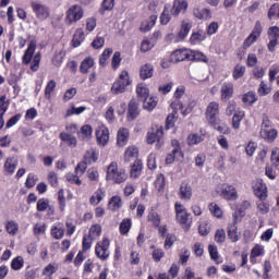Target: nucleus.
I'll return each mask as SVG.
<instances>
[{
  "label": "nucleus",
  "instance_id": "41",
  "mask_svg": "<svg viewBox=\"0 0 279 279\" xmlns=\"http://www.w3.org/2000/svg\"><path fill=\"white\" fill-rule=\"evenodd\" d=\"M5 230L8 234H11L12 236H14L19 232V223L14 220L8 221L5 223Z\"/></svg>",
  "mask_w": 279,
  "mask_h": 279
},
{
  "label": "nucleus",
  "instance_id": "3",
  "mask_svg": "<svg viewBox=\"0 0 279 279\" xmlns=\"http://www.w3.org/2000/svg\"><path fill=\"white\" fill-rule=\"evenodd\" d=\"M132 84L130 81V74L128 71H122L119 75L118 81H116L111 86V93L113 95H121L125 92V88Z\"/></svg>",
  "mask_w": 279,
  "mask_h": 279
},
{
  "label": "nucleus",
  "instance_id": "11",
  "mask_svg": "<svg viewBox=\"0 0 279 279\" xmlns=\"http://www.w3.org/2000/svg\"><path fill=\"white\" fill-rule=\"evenodd\" d=\"M253 192L254 195L259 198V202H265V199H267V185L262 179L256 180L253 185Z\"/></svg>",
  "mask_w": 279,
  "mask_h": 279
},
{
  "label": "nucleus",
  "instance_id": "36",
  "mask_svg": "<svg viewBox=\"0 0 279 279\" xmlns=\"http://www.w3.org/2000/svg\"><path fill=\"white\" fill-rule=\"evenodd\" d=\"M228 238L232 241V243H236V241H239L236 225L231 223L228 226Z\"/></svg>",
  "mask_w": 279,
  "mask_h": 279
},
{
  "label": "nucleus",
  "instance_id": "37",
  "mask_svg": "<svg viewBox=\"0 0 279 279\" xmlns=\"http://www.w3.org/2000/svg\"><path fill=\"white\" fill-rule=\"evenodd\" d=\"M84 43V31L82 28L76 29L73 39L72 45L73 47H80Z\"/></svg>",
  "mask_w": 279,
  "mask_h": 279
},
{
  "label": "nucleus",
  "instance_id": "38",
  "mask_svg": "<svg viewBox=\"0 0 279 279\" xmlns=\"http://www.w3.org/2000/svg\"><path fill=\"white\" fill-rule=\"evenodd\" d=\"M144 109L148 110V112H150V110H154V108H156V106H158V98L156 97H147L144 99Z\"/></svg>",
  "mask_w": 279,
  "mask_h": 279
},
{
  "label": "nucleus",
  "instance_id": "64",
  "mask_svg": "<svg viewBox=\"0 0 279 279\" xmlns=\"http://www.w3.org/2000/svg\"><path fill=\"white\" fill-rule=\"evenodd\" d=\"M243 75H245V66L235 65V68L233 70L234 80H240V77H243Z\"/></svg>",
  "mask_w": 279,
  "mask_h": 279
},
{
  "label": "nucleus",
  "instance_id": "29",
  "mask_svg": "<svg viewBox=\"0 0 279 279\" xmlns=\"http://www.w3.org/2000/svg\"><path fill=\"white\" fill-rule=\"evenodd\" d=\"M95 66V59L87 57L85 58L80 65V71L81 73H88V71H90V69H93Z\"/></svg>",
  "mask_w": 279,
  "mask_h": 279
},
{
  "label": "nucleus",
  "instance_id": "51",
  "mask_svg": "<svg viewBox=\"0 0 279 279\" xmlns=\"http://www.w3.org/2000/svg\"><path fill=\"white\" fill-rule=\"evenodd\" d=\"M148 221H150V223H153L155 228H160V215H158V213H156L155 210H151L148 214Z\"/></svg>",
  "mask_w": 279,
  "mask_h": 279
},
{
  "label": "nucleus",
  "instance_id": "63",
  "mask_svg": "<svg viewBox=\"0 0 279 279\" xmlns=\"http://www.w3.org/2000/svg\"><path fill=\"white\" fill-rule=\"evenodd\" d=\"M275 169L279 170V148H274L270 158Z\"/></svg>",
  "mask_w": 279,
  "mask_h": 279
},
{
  "label": "nucleus",
  "instance_id": "13",
  "mask_svg": "<svg viewBox=\"0 0 279 279\" xmlns=\"http://www.w3.org/2000/svg\"><path fill=\"white\" fill-rule=\"evenodd\" d=\"M232 97H234V85L230 82L223 83L220 89L221 101H229Z\"/></svg>",
  "mask_w": 279,
  "mask_h": 279
},
{
  "label": "nucleus",
  "instance_id": "62",
  "mask_svg": "<svg viewBox=\"0 0 279 279\" xmlns=\"http://www.w3.org/2000/svg\"><path fill=\"white\" fill-rule=\"evenodd\" d=\"M86 110V107H75L68 109L65 117H73V114H82Z\"/></svg>",
  "mask_w": 279,
  "mask_h": 279
},
{
  "label": "nucleus",
  "instance_id": "8",
  "mask_svg": "<svg viewBox=\"0 0 279 279\" xmlns=\"http://www.w3.org/2000/svg\"><path fill=\"white\" fill-rule=\"evenodd\" d=\"M205 117L209 124H215L216 121H219L217 119L219 117V102H209L205 110Z\"/></svg>",
  "mask_w": 279,
  "mask_h": 279
},
{
  "label": "nucleus",
  "instance_id": "56",
  "mask_svg": "<svg viewBox=\"0 0 279 279\" xmlns=\"http://www.w3.org/2000/svg\"><path fill=\"white\" fill-rule=\"evenodd\" d=\"M64 56L65 53L63 50L57 51L52 58V64H54V66H60L62 64V60H64Z\"/></svg>",
  "mask_w": 279,
  "mask_h": 279
},
{
  "label": "nucleus",
  "instance_id": "39",
  "mask_svg": "<svg viewBox=\"0 0 279 279\" xmlns=\"http://www.w3.org/2000/svg\"><path fill=\"white\" fill-rule=\"evenodd\" d=\"M101 236V226L100 225H94L89 229V239L92 241H97L98 238Z\"/></svg>",
  "mask_w": 279,
  "mask_h": 279
},
{
  "label": "nucleus",
  "instance_id": "32",
  "mask_svg": "<svg viewBox=\"0 0 279 279\" xmlns=\"http://www.w3.org/2000/svg\"><path fill=\"white\" fill-rule=\"evenodd\" d=\"M98 158H99V154H97L96 150L93 148L87 149L84 155V160L88 165H93V163L97 162Z\"/></svg>",
  "mask_w": 279,
  "mask_h": 279
},
{
  "label": "nucleus",
  "instance_id": "20",
  "mask_svg": "<svg viewBox=\"0 0 279 279\" xmlns=\"http://www.w3.org/2000/svg\"><path fill=\"white\" fill-rule=\"evenodd\" d=\"M193 15L199 21H210V19H213L210 9H199V7L194 8Z\"/></svg>",
  "mask_w": 279,
  "mask_h": 279
},
{
  "label": "nucleus",
  "instance_id": "9",
  "mask_svg": "<svg viewBox=\"0 0 279 279\" xmlns=\"http://www.w3.org/2000/svg\"><path fill=\"white\" fill-rule=\"evenodd\" d=\"M187 10L189 1L186 0H174L172 7L170 8V12L174 17L180 16V14H186Z\"/></svg>",
  "mask_w": 279,
  "mask_h": 279
},
{
  "label": "nucleus",
  "instance_id": "57",
  "mask_svg": "<svg viewBox=\"0 0 279 279\" xmlns=\"http://www.w3.org/2000/svg\"><path fill=\"white\" fill-rule=\"evenodd\" d=\"M87 178L90 182H99V170L97 168H89L87 170Z\"/></svg>",
  "mask_w": 279,
  "mask_h": 279
},
{
  "label": "nucleus",
  "instance_id": "31",
  "mask_svg": "<svg viewBox=\"0 0 279 279\" xmlns=\"http://www.w3.org/2000/svg\"><path fill=\"white\" fill-rule=\"evenodd\" d=\"M190 60L194 62H205L208 63V57L204 54L203 52H199L197 50H190Z\"/></svg>",
  "mask_w": 279,
  "mask_h": 279
},
{
  "label": "nucleus",
  "instance_id": "25",
  "mask_svg": "<svg viewBox=\"0 0 279 279\" xmlns=\"http://www.w3.org/2000/svg\"><path fill=\"white\" fill-rule=\"evenodd\" d=\"M105 197H106V192L104 191V189H98L94 193V195L90 196L89 204H92V206H99V204H101Z\"/></svg>",
  "mask_w": 279,
  "mask_h": 279
},
{
  "label": "nucleus",
  "instance_id": "55",
  "mask_svg": "<svg viewBox=\"0 0 279 279\" xmlns=\"http://www.w3.org/2000/svg\"><path fill=\"white\" fill-rule=\"evenodd\" d=\"M88 162H86V160L81 161L74 170V173H76V175H84V173H86V169H88Z\"/></svg>",
  "mask_w": 279,
  "mask_h": 279
},
{
  "label": "nucleus",
  "instance_id": "14",
  "mask_svg": "<svg viewBox=\"0 0 279 279\" xmlns=\"http://www.w3.org/2000/svg\"><path fill=\"white\" fill-rule=\"evenodd\" d=\"M19 167V157L13 156V157H8L4 161V173L7 175H12L14 171H16V168Z\"/></svg>",
  "mask_w": 279,
  "mask_h": 279
},
{
  "label": "nucleus",
  "instance_id": "50",
  "mask_svg": "<svg viewBox=\"0 0 279 279\" xmlns=\"http://www.w3.org/2000/svg\"><path fill=\"white\" fill-rule=\"evenodd\" d=\"M136 93L140 99H147L149 97V88L144 84H140L136 88Z\"/></svg>",
  "mask_w": 279,
  "mask_h": 279
},
{
  "label": "nucleus",
  "instance_id": "35",
  "mask_svg": "<svg viewBox=\"0 0 279 279\" xmlns=\"http://www.w3.org/2000/svg\"><path fill=\"white\" fill-rule=\"evenodd\" d=\"M156 47V40L154 39H143L141 44V51L142 53H147V51H151Z\"/></svg>",
  "mask_w": 279,
  "mask_h": 279
},
{
  "label": "nucleus",
  "instance_id": "5",
  "mask_svg": "<svg viewBox=\"0 0 279 279\" xmlns=\"http://www.w3.org/2000/svg\"><path fill=\"white\" fill-rule=\"evenodd\" d=\"M95 254L100 260H108L110 257V240L108 238H104L102 241L97 242Z\"/></svg>",
  "mask_w": 279,
  "mask_h": 279
},
{
  "label": "nucleus",
  "instance_id": "10",
  "mask_svg": "<svg viewBox=\"0 0 279 279\" xmlns=\"http://www.w3.org/2000/svg\"><path fill=\"white\" fill-rule=\"evenodd\" d=\"M220 197H222V199H227L228 202H234L239 199L236 187L233 185L223 184L221 187Z\"/></svg>",
  "mask_w": 279,
  "mask_h": 279
},
{
  "label": "nucleus",
  "instance_id": "28",
  "mask_svg": "<svg viewBox=\"0 0 279 279\" xmlns=\"http://www.w3.org/2000/svg\"><path fill=\"white\" fill-rule=\"evenodd\" d=\"M78 138L81 141H90L93 138V126L88 124L83 125L78 132Z\"/></svg>",
  "mask_w": 279,
  "mask_h": 279
},
{
  "label": "nucleus",
  "instance_id": "23",
  "mask_svg": "<svg viewBox=\"0 0 279 279\" xmlns=\"http://www.w3.org/2000/svg\"><path fill=\"white\" fill-rule=\"evenodd\" d=\"M171 5L165 4L163 10L159 16L160 25H169V22L171 21Z\"/></svg>",
  "mask_w": 279,
  "mask_h": 279
},
{
  "label": "nucleus",
  "instance_id": "2",
  "mask_svg": "<svg viewBox=\"0 0 279 279\" xmlns=\"http://www.w3.org/2000/svg\"><path fill=\"white\" fill-rule=\"evenodd\" d=\"M174 208L177 221L182 226V228H184V230H189L191 228V223H193L191 214H189L186 207H184L182 203H175Z\"/></svg>",
  "mask_w": 279,
  "mask_h": 279
},
{
  "label": "nucleus",
  "instance_id": "33",
  "mask_svg": "<svg viewBox=\"0 0 279 279\" xmlns=\"http://www.w3.org/2000/svg\"><path fill=\"white\" fill-rule=\"evenodd\" d=\"M142 171H143V161L141 160L134 161V163L131 166V178L136 180V178L141 175Z\"/></svg>",
  "mask_w": 279,
  "mask_h": 279
},
{
  "label": "nucleus",
  "instance_id": "46",
  "mask_svg": "<svg viewBox=\"0 0 279 279\" xmlns=\"http://www.w3.org/2000/svg\"><path fill=\"white\" fill-rule=\"evenodd\" d=\"M109 206L111 207V210L116 211L119 210L123 206V199H121V196H113L109 201Z\"/></svg>",
  "mask_w": 279,
  "mask_h": 279
},
{
  "label": "nucleus",
  "instance_id": "15",
  "mask_svg": "<svg viewBox=\"0 0 279 279\" xmlns=\"http://www.w3.org/2000/svg\"><path fill=\"white\" fill-rule=\"evenodd\" d=\"M190 51L189 49H179V50H174L171 54H170V62H184V60H190Z\"/></svg>",
  "mask_w": 279,
  "mask_h": 279
},
{
  "label": "nucleus",
  "instance_id": "12",
  "mask_svg": "<svg viewBox=\"0 0 279 279\" xmlns=\"http://www.w3.org/2000/svg\"><path fill=\"white\" fill-rule=\"evenodd\" d=\"M96 138L98 145L101 147H105V145H108V142L110 141V131L105 125H100L96 129Z\"/></svg>",
  "mask_w": 279,
  "mask_h": 279
},
{
  "label": "nucleus",
  "instance_id": "4",
  "mask_svg": "<svg viewBox=\"0 0 279 279\" xmlns=\"http://www.w3.org/2000/svg\"><path fill=\"white\" fill-rule=\"evenodd\" d=\"M84 19V9L80 4L71 5L65 12V23L66 25H73L77 21Z\"/></svg>",
  "mask_w": 279,
  "mask_h": 279
},
{
  "label": "nucleus",
  "instance_id": "24",
  "mask_svg": "<svg viewBox=\"0 0 279 279\" xmlns=\"http://www.w3.org/2000/svg\"><path fill=\"white\" fill-rule=\"evenodd\" d=\"M35 51H36V43L32 41L28 45V47H27V49H26V51H25V53L22 58V62L24 64H29V62H32V59L34 58Z\"/></svg>",
  "mask_w": 279,
  "mask_h": 279
},
{
  "label": "nucleus",
  "instance_id": "60",
  "mask_svg": "<svg viewBox=\"0 0 279 279\" xmlns=\"http://www.w3.org/2000/svg\"><path fill=\"white\" fill-rule=\"evenodd\" d=\"M257 210L259 215H267L269 213V203L265 201L257 202Z\"/></svg>",
  "mask_w": 279,
  "mask_h": 279
},
{
  "label": "nucleus",
  "instance_id": "48",
  "mask_svg": "<svg viewBox=\"0 0 279 279\" xmlns=\"http://www.w3.org/2000/svg\"><path fill=\"white\" fill-rule=\"evenodd\" d=\"M259 97H267L271 93V87L265 81H262L257 89Z\"/></svg>",
  "mask_w": 279,
  "mask_h": 279
},
{
  "label": "nucleus",
  "instance_id": "16",
  "mask_svg": "<svg viewBox=\"0 0 279 279\" xmlns=\"http://www.w3.org/2000/svg\"><path fill=\"white\" fill-rule=\"evenodd\" d=\"M192 27H193V23L189 21H182L180 31L177 35V38L174 39V43H181V40H184V38L189 36V32H191Z\"/></svg>",
  "mask_w": 279,
  "mask_h": 279
},
{
  "label": "nucleus",
  "instance_id": "34",
  "mask_svg": "<svg viewBox=\"0 0 279 279\" xmlns=\"http://www.w3.org/2000/svg\"><path fill=\"white\" fill-rule=\"evenodd\" d=\"M60 138L61 141H63V143H66L69 147H77V138L73 135L68 133H61Z\"/></svg>",
  "mask_w": 279,
  "mask_h": 279
},
{
  "label": "nucleus",
  "instance_id": "40",
  "mask_svg": "<svg viewBox=\"0 0 279 279\" xmlns=\"http://www.w3.org/2000/svg\"><path fill=\"white\" fill-rule=\"evenodd\" d=\"M202 40H206V33H204V31H198L191 35L190 43H192V45H197V43H202Z\"/></svg>",
  "mask_w": 279,
  "mask_h": 279
},
{
  "label": "nucleus",
  "instance_id": "6",
  "mask_svg": "<svg viewBox=\"0 0 279 279\" xmlns=\"http://www.w3.org/2000/svg\"><path fill=\"white\" fill-rule=\"evenodd\" d=\"M165 138V132L162 131V126H155L147 133V143L148 145H154L157 143L158 147H161Z\"/></svg>",
  "mask_w": 279,
  "mask_h": 279
},
{
  "label": "nucleus",
  "instance_id": "26",
  "mask_svg": "<svg viewBox=\"0 0 279 279\" xmlns=\"http://www.w3.org/2000/svg\"><path fill=\"white\" fill-rule=\"evenodd\" d=\"M141 80H149L154 77V65L146 63L140 70Z\"/></svg>",
  "mask_w": 279,
  "mask_h": 279
},
{
  "label": "nucleus",
  "instance_id": "45",
  "mask_svg": "<svg viewBox=\"0 0 279 279\" xmlns=\"http://www.w3.org/2000/svg\"><path fill=\"white\" fill-rule=\"evenodd\" d=\"M256 93L254 92H247L243 95L242 101L243 104H247L248 106H252V104H256L257 101Z\"/></svg>",
  "mask_w": 279,
  "mask_h": 279
},
{
  "label": "nucleus",
  "instance_id": "42",
  "mask_svg": "<svg viewBox=\"0 0 279 279\" xmlns=\"http://www.w3.org/2000/svg\"><path fill=\"white\" fill-rule=\"evenodd\" d=\"M209 211L216 219H221V217H223V210L216 203L209 204Z\"/></svg>",
  "mask_w": 279,
  "mask_h": 279
},
{
  "label": "nucleus",
  "instance_id": "52",
  "mask_svg": "<svg viewBox=\"0 0 279 279\" xmlns=\"http://www.w3.org/2000/svg\"><path fill=\"white\" fill-rule=\"evenodd\" d=\"M208 251H209V256H210L211 260H215V263H217V265H220L221 259H219V252L217 251V246L210 244L208 246Z\"/></svg>",
  "mask_w": 279,
  "mask_h": 279
},
{
  "label": "nucleus",
  "instance_id": "21",
  "mask_svg": "<svg viewBox=\"0 0 279 279\" xmlns=\"http://www.w3.org/2000/svg\"><path fill=\"white\" fill-rule=\"evenodd\" d=\"M259 134L267 143H274L278 138V131L276 129H260Z\"/></svg>",
  "mask_w": 279,
  "mask_h": 279
},
{
  "label": "nucleus",
  "instance_id": "47",
  "mask_svg": "<svg viewBox=\"0 0 279 279\" xmlns=\"http://www.w3.org/2000/svg\"><path fill=\"white\" fill-rule=\"evenodd\" d=\"M23 265H25V260L23 259V257L17 256L12 259L11 269H13V271H19L23 269Z\"/></svg>",
  "mask_w": 279,
  "mask_h": 279
},
{
  "label": "nucleus",
  "instance_id": "27",
  "mask_svg": "<svg viewBox=\"0 0 279 279\" xmlns=\"http://www.w3.org/2000/svg\"><path fill=\"white\" fill-rule=\"evenodd\" d=\"M130 138V131L128 129H120L118 131L117 143L119 147H125L128 145V140Z\"/></svg>",
  "mask_w": 279,
  "mask_h": 279
},
{
  "label": "nucleus",
  "instance_id": "19",
  "mask_svg": "<svg viewBox=\"0 0 279 279\" xmlns=\"http://www.w3.org/2000/svg\"><path fill=\"white\" fill-rule=\"evenodd\" d=\"M179 196L181 199H185V202H191V197H193V189L189 183H181Z\"/></svg>",
  "mask_w": 279,
  "mask_h": 279
},
{
  "label": "nucleus",
  "instance_id": "18",
  "mask_svg": "<svg viewBox=\"0 0 279 279\" xmlns=\"http://www.w3.org/2000/svg\"><path fill=\"white\" fill-rule=\"evenodd\" d=\"M136 160H138V147L129 146L124 151V161L136 162Z\"/></svg>",
  "mask_w": 279,
  "mask_h": 279
},
{
  "label": "nucleus",
  "instance_id": "44",
  "mask_svg": "<svg viewBox=\"0 0 279 279\" xmlns=\"http://www.w3.org/2000/svg\"><path fill=\"white\" fill-rule=\"evenodd\" d=\"M132 229V219L124 218L120 223V234H128Z\"/></svg>",
  "mask_w": 279,
  "mask_h": 279
},
{
  "label": "nucleus",
  "instance_id": "49",
  "mask_svg": "<svg viewBox=\"0 0 279 279\" xmlns=\"http://www.w3.org/2000/svg\"><path fill=\"white\" fill-rule=\"evenodd\" d=\"M243 117H245V113L243 111L234 113L232 119V128H234V130H239V128H241V121H243Z\"/></svg>",
  "mask_w": 279,
  "mask_h": 279
},
{
  "label": "nucleus",
  "instance_id": "53",
  "mask_svg": "<svg viewBox=\"0 0 279 279\" xmlns=\"http://www.w3.org/2000/svg\"><path fill=\"white\" fill-rule=\"evenodd\" d=\"M51 236H53V239L60 240L64 238V228L62 227H52L51 228Z\"/></svg>",
  "mask_w": 279,
  "mask_h": 279
},
{
  "label": "nucleus",
  "instance_id": "1",
  "mask_svg": "<svg viewBox=\"0 0 279 279\" xmlns=\"http://www.w3.org/2000/svg\"><path fill=\"white\" fill-rule=\"evenodd\" d=\"M106 180L107 182H113L114 184H123V182L128 180V172H125V169L119 168L117 161H112L107 167Z\"/></svg>",
  "mask_w": 279,
  "mask_h": 279
},
{
  "label": "nucleus",
  "instance_id": "59",
  "mask_svg": "<svg viewBox=\"0 0 279 279\" xmlns=\"http://www.w3.org/2000/svg\"><path fill=\"white\" fill-rule=\"evenodd\" d=\"M110 10H114V0H104L102 8L99 10L100 14L104 15V12H110Z\"/></svg>",
  "mask_w": 279,
  "mask_h": 279
},
{
  "label": "nucleus",
  "instance_id": "22",
  "mask_svg": "<svg viewBox=\"0 0 279 279\" xmlns=\"http://www.w3.org/2000/svg\"><path fill=\"white\" fill-rule=\"evenodd\" d=\"M156 21H158V15L153 14L146 21L142 22L141 24V32H150L156 25Z\"/></svg>",
  "mask_w": 279,
  "mask_h": 279
},
{
  "label": "nucleus",
  "instance_id": "17",
  "mask_svg": "<svg viewBox=\"0 0 279 279\" xmlns=\"http://www.w3.org/2000/svg\"><path fill=\"white\" fill-rule=\"evenodd\" d=\"M206 138V131L201 130L199 133H191L187 135L186 143L190 147H193V145H199V143L204 142Z\"/></svg>",
  "mask_w": 279,
  "mask_h": 279
},
{
  "label": "nucleus",
  "instance_id": "58",
  "mask_svg": "<svg viewBox=\"0 0 279 279\" xmlns=\"http://www.w3.org/2000/svg\"><path fill=\"white\" fill-rule=\"evenodd\" d=\"M110 56H112V49L110 48L105 49L99 58L100 66H106V62H108V59L110 58Z\"/></svg>",
  "mask_w": 279,
  "mask_h": 279
},
{
  "label": "nucleus",
  "instance_id": "43",
  "mask_svg": "<svg viewBox=\"0 0 279 279\" xmlns=\"http://www.w3.org/2000/svg\"><path fill=\"white\" fill-rule=\"evenodd\" d=\"M8 108H10V99L5 95L0 96V114L1 117L5 116L8 112Z\"/></svg>",
  "mask_w": 279,
  "mask_h": 279
},
{
  "label": "nucleus",
  "instance_id": "61",
  "mask_svg": "<svg viewBox=\"0 0 279 279\" xmlns=\"http://www.w3.org/2000/svg\"><path fill=\"white\" fill-rule=\"evenodd\" d=\"M268 19L271 21L274 19H279V4L275 3L270 7L268 11Z\"/></svg>",
  "mask_w": 279,
  "mask_h": 279
},
{
  "label": "nucleus",
  "instance_id": "54",
  "mask_svg": "<svg viewBox=\"0 0 279 279\" xmlns=\"http://www.w3.org/2000/svg\"><path fill=\"white\" fill-rule=\"evenodd\" d=\"M197 106V101L190 99L185 105H183V114L186 117V114H191L193 112V109Z\"/></svg>",
  "mask_w": 279,
  "mask_h": 279
},
{
  "label": "nucleus",
  "instance_id": "30",
  "mask_svg": "<svg viewBox=\"0 0 279 279\" xmlns=\"http://www.w3.org/2000/svg\"><path fill=\"white\" fill-rule=\"evenodd\" d=\"M140 110H138V102L136 100H131L129 102V109H128V117L132 120L136 119L138 117Z\"/></svg>",
  "mask_w": 279,
  "mask_h": 279
},
{
  "label": "nucleus",
  "instance_id": "7",
  "mask_svg": "<svg viewBox=\"0 0 279 279\" xmlns=\"http://www.w3.org/2000/svg\"><path fill=\"white\" fill-rule=\"evenodd\" d=\"M31 8L39 21H47L51 14L49 8L39 2H32Z\"/></svg>",
  "mask_w": 279,
  "mask_h": 279
}]
</instances>
